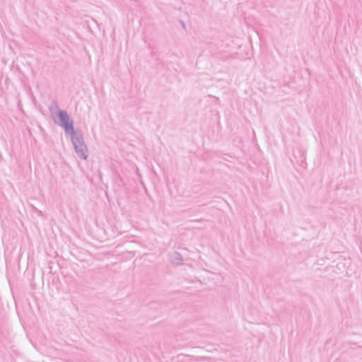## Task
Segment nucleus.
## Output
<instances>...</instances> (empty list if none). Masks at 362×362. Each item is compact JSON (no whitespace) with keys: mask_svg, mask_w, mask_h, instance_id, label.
<instances>
[{"mask_svg":"<svg viewBox=\"0 0 362 362\" xmlns=\"http://www.w3.org/2000/svg\"><path fill=\"white\" fill-rule=\"evenodd\" d=\"M72 140L75 146L76 151L80 154V156L82 158H86V146L83 145V142L80 140L78 137L74 135L72 136Z\"/></svg>","mask_w":362,"mask_h":362,"instance_id":"nucleus-1","label":"nucleus"},{"mask_svg":"<svg viewBox=\"0 0 362 362\" xmlns=\"http://www.w3.org/2000/svg\"><path fill=\"white\" fill-rule=\"evenodd\" d=\"M62 125L67 133L70 134L71 136L74 135L72 122L69 120L68 122H64Z\"/></svg>","mask_w":362,"mask_h":362,"instance_id":"nucleus-2","label":"nucleus"},{"mask_svg":"<svg viewBox=\"0 0 362 362\" xmlns=\"http://www.w3.org/2000/svg\"><path fill=\"white\" fill-rule=\"evenodd\" d=\"M59 115L62 124H63L64 122H69V117H68V115H66V112L62 111V112H59Z\"/></svg>","mask_w":362,"mask_h":362,"instance_id":"nucleus-3","label":"nucleus"}]
</instances>
